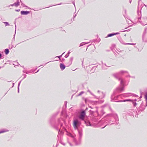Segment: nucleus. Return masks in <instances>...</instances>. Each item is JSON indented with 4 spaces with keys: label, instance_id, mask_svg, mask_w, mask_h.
Returning a JSON list of instances; mask_svg holds the SVG:
<instances>
[{
    "label": "nucleus",
    "instance_id": "obj_3",
    "mask_svg": "<svg viewBox=\"0 0 147 147\" xmlns=\"http://www.w3.org/2000/svg\"><path fill=\"white\" fill-rule=\"evenodd\" d=\"M28 11H22L21 12V14L22 15H27L29 13Z\"/></svg>",
    "mask_w": 147,
    "mask_h": 147
},
{
    "label": "nucleus",
    "instance_id": "obj_1",
    "mask_svg": "<svg viewBox=\"0 0 147 147\" xmlns=\"http://www.w3.org/2000/svg\"><path fill=\"white\" fill-rule=\"evenodd\" d=\"M85 114H85V112L84 111H82L80 113V114L79 116V118L80 119H81L82 120H83L84 119Z\"/></svg>",
    "mask_w": 147,
    "mask_h": 147
},
{
    "label": "nucleus",
    "instance_id": "obj_11",
    "mask_svg": "<svg viewBox=\"0 0 147 147\" xmlns=\"http://www.w3.org/2000/svg\"><path fill=\"white\" fill-rule=\"evenodd\" d=\"M131 100H124V102H125V101H131Z\"/></svg>",
    "mask_w": 147,
    "mask_h": 147
},
{
    "label": "nucleus",
    "instance_id": "obj_10",
    "mask_svg": "<svg viewBox=\"0 0 147 147\" xmlns=\"http://www.w3.org/2000/svg\"><path fill=\"white\" fill-rule=\"evenodd\" d=\"M4 23L6 24V26L9 25L8 23L7 22H5Z\"/></svg>",
    "mask_w": 147,
    "mask_h": 147
},
{
    "label": "nucleus",
    "instance_id": "obj_8",
    "mask_svg": "<svg viewBox=\"0 0 147 147\" xmlns=\"http://www.w3.org/2000/svg\"><path fill=\"white\" fill-rule=\"evenodd\" d=\"M6 131H0V134L5 132Z\"/></svg>",
    "mask_w": 147,
    "mask_h": 147
},
{
    "label": "nucleus",
    "instance_id": "obj_2",
    "mask_svg": "<svg viewBox=\"0 0 147 147\" xmlns=\"http://www.w3.org/2000/svg\"><path fill=\"white\" fill-rule=\"evenodd\" d=\"M78 120H74L73 123V126L75 128H77V124L78 123Z\"/></svg>",
    "mask_w": 147,
    "mask_h": 147
},
{
    "label": "nucleus",
    "instance_id": "obj_7",
    "mask_svg": "<svg viewBox=\"0 0 147 147\" xmlns=\"http://www.w3.org/2000/svg\"><path fill=\"white\" fill-rule=\"evenodd\" d=\"M19 5V2H16L14 3L13 5L16 7H17Z\"/></svg>",
    "mask_w": 147,
    "mask_h": 147
},
{
    "label": "nucleus",
    "instance_id": "obj_5",
    "mask_svg": "<svg viewBox=\"0 0 147 147\" xmlns=\"http://www.w3.org/2000/svg\"><path fill=\"white\" fill-rule=\"evenodd\" d=\"M9 50L8 49H6L5 50V53L6 55L8 54L9 53Z\"/></svg>",
    "mask_w": 147,
    "mask_h": 147
},
{
    "label": "nucleus",
    "instance_id": "obj_6",
    "mask_svg": "<svg viewBox=\"0 0 147 147\" xmlns=\"http://www.w3.org/2000/svg\"><path fill=\"white\" fill-rule=\"evenodd\" d=\"M118 34V33H116L115 34H109V35H108V37H111L112 36H114V35H115V34Z\"/></svg>",
    "mask_w": 147,
    "mask_h": 147
},
{
    "label": "nucleus",
    "instance_id": "obj_13",
    "mask_svg": "<svg viewBox=\"0 0 147 147\" xmlns=\"http://www.w3.org/2000/svg\"><path fill=\"white\" fill-rule=\"evenodd\" d=\"M126 36V34H125V35H124V36Z\"/></svg>",
    "mask_w": 147,
    "mask_h": 147
},
{
    "label": "nucleus",
    "instance_id": "obj_12",
    "mask_svg": "<svg viewBox=\"0 0 147 147\" xmlns=\"http://www.w3.org/2000/svg\"><path fill=\"white\" fill-rule=\"evenodd\" d=\"M1 54H0V58H1Z\"/></svg>",
    "mask_w": 147,
    "mask_h": 147
},
{
    "label": "nucleus",
    "instance_id": "obj_4",
    "mask_svg": "<svg viewBox=\"0 0 147 147\" xmlns=\"http://www.w3.org/2000/svg\"><path fill=\"white\" fill-rule=\"evenodd\" d=\"M60 66L61 69H64L65 68V66L63 64L60 63Z\"/></svg>",
    "mask_w": 147,
    "mask_h": 147
},
{
    "label": "nucleus",
    "instance_id": "obj_9",
    "mask_svg": "<svg viewBox=\"0 0 147 147\" xmlns=\"http://www.w3.org/2000/svg\"><path fill=\"white\" fill-rule=\"evenodd\" d=\"M145 98L147 100V93L145 95Z\"/></svg>",
    "mask_w": 147,
    "mask_h": 147
}]
</instances>
